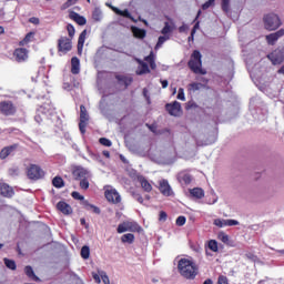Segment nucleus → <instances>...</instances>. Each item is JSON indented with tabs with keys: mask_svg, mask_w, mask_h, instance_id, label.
<instances>
[{
	"mask_svg": "<svg viewBox=\"0 0 284 284\" xmlns=\"http://www.w3.org/2000/svg\"><path fill=\"white\" fill-rule=\"evenodd\" d=\"M99 143L105 148H112V141H110L108 138H100Z\"/></svg>",
	"mask_w": 284,
	"mask_h": 284,
	"instance_id": "nucleus-47",
	"label": "nucleus"
},
{
	"mask_svg": "<svg viewBox=\"0 0 284 284\" xmlns=\"http://www.w3.org/2000/svg\"><path fill=\"white\" fill-rule=\"evenodd\" d=\"M281 37H284V29H280L274 33L267 34L265 39L268 45H276V41H278Z\"/></svg>",
	"mask_w": 284,
	"mask_h": 284,
	"instance_id": "nucleus-14",
	"label": "nucleus"
},
{
	"mask_svg": "<svg viewBox=\"0 0 284 284\" xmlns=\"http://www.w3.org/2000/svg\"><path fill=\"white\" fill-rule=\"evenodd\" d=\"M78 0H68L67 1V7L70 8V6H74V3H77Z\"/></svg>",
	"mask_w": 284,
	"mask_h": 284,
	"instance_id": "nucleus-62",
	"label": "nucleus"
},
{
	"mask_svg": "<svg viewBox=\"0 0 284 284\" xmlns=\"http://www.w3.org/2000/svg\"><path fill=\"white\" fill-rule=\"evenodd\" d=\"M90 178H84L80 180V187L81 190H88L90 187V181H88Z\"/></svg>",
	"mask_w": 284,
	"mask_h": 284,
	"instance_id": "nucleus-45",
	"label": "nucleus"
},
{
	"mask_svg": "<svg viewBox=\"0 0 284 284\" xmlns=\"http://www.w3.org/2000/svg\"><path fill=\"white\" fill-rule=\"evenodd\" d=\"M103 156H105L106 159H110V152L109 151H103Z\"/></svg>",
	"mask_w": 284,
	"mask_h": 284,
	"instance_id": "nucleus-64",
	"label": "nucleus"
},
{
	"mask_svg": "<svg viewBox=\"0 0 284 284\" xmlns=\"http://www.w3.org/2000/svg\"><path fill=\"white\" fill-rule=\"evenodd\" d=\"M196 28H199V22H196L194 28L192 29L190 39H194V34L196 32Z\"/></svg>",
	"mask_w": 284,
	"mask_h": 284,
	"instance_id": "nucleus-58",
	"label": "nucleus"
},
{
	"mask_svg": "<svg viewBox=\"0 0 284 284\" xmlns=\"http://www.w3.org/2000/svg\"><path fill=\"white\" fill-rule=\"evenodd\" d=\"M53 187H57L58 190H61V187H65V182L63 181V178L55 176L52 180Z\"/></svg>",
	"mask_w": 284,
	"mask_h": 284,
	"instance_id": "nucleus-30",
	"label": "nucleus"
},
{
	"mask_svg": "<svg viewBox=\"0 0 284 284\" xmlns=\"http://www.w3.org/2000/svg\"><path fill=\"white\" fill-rule=\"evenodd\" d=\"M72 176L75 181H82L83 179H90V172L81 166H77L72 171Z\"/></svg>",
	"mask_w": 284,
	"mask_h": 284,
	"instance_id": "nucleus-12",
	"label": "nucleus"
},
{
	"mask_svg": "<svg viewBox=\"0 0 284 284\" xmlns=\"http://www.w3.org/2000/svg\"><path fill=\"white\" fill-rule=\"evenodd\" d=\"M267 59L273 65H281L284 61V49L277 48L267 54Z\"/></svg>",
	"mask_w": 284,
	"mask_h": 284,
	"instance_id": "nucleus-6",
	"label": "nucleus"
},
{
	"mask_svg": "<svg viewBox=\"0 0 284 284\" xmlns=\"http://www.w3.org/2000/svg\"><path fill=\"white\" fill-rule=\"evenodd\" d=\"M72 50V39L68 37H60L58 40V52H62V54H68Z\"/></svg>",
	"mask_w": 284,
	"mask_h": 284,
	"instance_id": "nucleus-8",
	"label": "nucleus"
},
{
	"mask_svg": "<svg viewBox=\"0 0 284 284\" xmlns=\"http://www.w3.org/2000/svg\"><path fill=\"white\" fill-rule=\"evenodd\" d=\"M27 176L30 181H39L45 176V171L37 164H30L27 168Z\"/></svg>",
	"mask_w": 284,
	"mask_h": 284,
	"instance_id": "nucleus-4",
	"label": "nucleus"
},
{
	"mask_svg": "<svg viewBox=\"0 0 284 284\" xmlns=\"http://www.w3.org/2000/svg\"><path fill=\"white\" fill-rule=\"evenodd\" d=\"M71 196H72V199H75V201H83V195H81V194H79V192H77V191H73L72 193H71Z\"/></svg>",
	"mask_w": 284,
	"mask_h": 284,
	"instance_id": "nucleus-53",
	"label": "nucleus"
},
{
	"mask_svg": "<svg viewBox=\"0 0 284 284\" xmlns=\"http://www.w3.org/2000/svg\"><path fill=\"white\" fill-rule=\"evenodd\" d=\"M194 108H199V105H196L194 101H189L186 103V110H193Z\"/></svg>",
	"mask_w": 284,
	"mask_h": 284,
	"instance_id": "nucleus-56",
	"label": "nucleus"
},
{
	"mask_svg": "<svg viewBox=\"0 0 284 284\" xmlns=\"http://www.w3.org/2000/svg\"><path fill=\"white\" fill-rule=\"evenodd\" d=\"M161 83H162L163 89L168 88V85H169L168 80H161Z\"/></svg>",
	"mask_w": 284,
	"mask_h": 284,
	"instance_id": "nucleus-63",
	"label": "nucleus"
},
{
	"mask_svg": "<svg viewBox=\"0 0 284 284\" xmlns=\"http://www.w3.org/2000/svg\"><path fill=\"white\" fill-rule=\"evenodd\" d=\"M169 39H170V36H160L155 44V50H159V48H161L163 43H165V41H168Z\"/></svg>",
	"mask_w": 284,
	"mask_h": 284,
	"instance_id": "nucleus-39",
	"label": "nucleus"
},
{
	"mask_svg": "<svg viewBox=\"0 0 284 284\" xmlns=\"http://www.w3.org/2000/svg\"><path fill=\"white\" fill-rule=\"evenodd\" d=\"M88 121H90V115H88V110L85 105H80V122H79V130L81 134H85V128H88Z\"/></svg>",
	"mask_w": 284,
	"mask_h": 284,
	"instance_id": "nucleus-7",
	"label": "nucleus"
},
{
	"mask_svg": "<svg viewBox=\"0 0 284 284\" xmlns=\"http://www.w3.org/2000/svg\"><path fill=\"white\" fill-rule=\"evenodd\" d=\"M159 221H168V213L165 211L160 212Z\"/></svg>",
	"mask_w": 284,
	"mask_h": 284,
	"instance_id": "nucleus-57",
	"label": "nucleus"
},
{
	"mask_svg": "<svg viewBox=\"0 0 284 284\" xmlns=\"http://www.w3.org/2000/svg\"><path fill=\"white\" fill-rule=\"evenodd\" d=\"M92 17L95 21H101V11L99 10L93 11Z\"/></svg>",
	"mask_w": 284,
	"mask_h": 284,
	"instance_id": "nucleus-54",
	"label": "nucleus"
},
{
	"mask_svg": "<svg viewBox=\"0 0 284 284\" xmlns=\"http://www.w3.org/2000/svg\"><path fill=\"white\" fill-rule=\"evenodd\" d=\"M67 31H68V34H69V39H74V34H75V29H74V26L72 24H68L67 26Z\"/></svg>",
	"mask_w": 284,
	"mask_h": 284,
	"instance_id": "nucleus-44",
	"label": "nucleus"
},
{
	"mask_svg": "<svg viewBox=\"0 0 284 284\" xmlns=\"http://www.w3.org/2000/svg\"><path fill=\"white\" fill-rule=\"evenodd\" d=\"M178 270L183 278L187 281H194L199 275V265L192 260L189 258H181L178 263Z\"/></svg>",
	"mask_w": 284,
	"mask_h": 284,
	"instance_id": "nucleus-1",
	"label": "nucleus"
},
{
	"mask_svg": "<svg viewBox=\"0 0 284 284\" xmlns=\"http://www.w3.org/2000/svg\"><path fill=\"white\" fill-rule=\"evenodd\" d=\"M24 273L29 278H32V281H39V278L34 274V270H32V266H26Z\"/></svg>",
	"mask_w": 284,
	"mask_h": 284,
	"instance_id": "nucleus-33",
	"label": "nucleus"
},
{
	"mask_svg": "<svg viewBox=\"0 0 284 284\" xmlns=\"http://www.w3.org/2000/svg\"><path fill=\"white\" fill-rule=\"evenodd\" d=\"M99 274L102 278V283L110 284V277L108 276V274L104 271H101Z\"/></svg>",
	"mask_w": 284,
	"mask_h": 284,
	"instance_id": "nucleus-50",
	"label": "nucleus"
},
{
	"mask_svg": "<svg viewBox=\"0 0 284 284\" xmlns=\"http://www.w3.org/2000/svg\"><path fill=\"white\" fill-rule=\"evenodd\" d=\"M84 207L87 210H91L93 214H101V209H99V206H95L94 204H89L88 201H84Z\"/></svg>",
	"mask_w": 284,
	"mask_h": 284,
	"instance_id": "nucleus-35",
	"label": "nucleus"
},
{
	"mask_svg": "<svg viewBox=\"0 0 284 284\" xmlns=\"http://www.w3.org/2000/svg\"><path fill=\"white\" fill-rule=\"evenodd\" d=\"M131 32L133 33V37L135 39H143L148 34V31H145V29H141L139 27H132Z\"/></svg>",
	"mask_w": 284,
	"mask_h": 284,
	"instance_id": "nucleus-24",
	"label": "nucleus"
},
{
	"mask_svg": "<svg viewBox=\"0 0 284 284\" xmlns=\"http://www.w3.org/2000/svg\"><path fill=\"white\" fill-rule=\"evenodd\" d=\"M118 234H123V232H128V222H123L118 225L116 229Z\"/></svg>",
	"mask_w": 284,
	"mask_h": 284,
	"instance_id": "nucleus-42",
	"label": "nucleus"
},
{
	"mask_svg": "<svg viewBox=\"0 0 284 284\" xmlns=\"http://www.w3.org/2000/svg\"><path fill=\"white\" fill-rule=\"evenodd\" d=\"M202 88H204L203 83L201 82H192L187 85V91L190 93L192 92H199V90H202Z\"/></svg>",
	"mask_w": 284,
	"mask_h": 284,
	"instance_id": "nucleus-29",
	"label": "nucleus"
},
{
	"mask_svg": "<svg viewBox=\"0 0 284 284\" xmlns=\"http://www.w3.org/2000/svg\"><path fill=\"white\" fill-rule=\"evenodd\" d=\"M165 110L171 116H181V114H183V109L181 108V103L179 101L166 103Z\"/></svg>",
	"mask_w": 284,
	"mask_h": 284,
	"instance_id": "nucleus-9",
	"label": "nucleus"
},
{
	"mask_svg": "<svg viewBox=\"0 0 284 284\" xmlns=\"http://www.w3.org/2000/svg\"><path fill=\"white\" fill-rule=\"evenodd\" d=\"M93 280L95 281V283H101V275L94 273L93 274Z\"/></svg>",
	"mask_w": 284,
	"mask_h": 284,
	"instance_id": "nucleus-60",
	"label": "nucleus"
},
{
	"mask_svg": "<svg viewBox=\"0 0 284 284\" xmlns=\"http://www.w3.org/2000/svg\"><path fill=\"white\" fill-rule=\"evenodd\" d=\"M144 61L149 63L151 70H156V61L154 60V51H151L149 55L144 58Z\"/></svg>",
	"mask_w": 284,
	"mask_h": 284,
	"instance_id": "nucleus-28",
	"label": "nucleus"
},
{
	"mask_svg": "<svg viewBox=\"0 0 284 284\" xmlns=\"http://www.w3.org/2000/svg\"><path fill=\"white\" fill-rule=\"evenodd\" d=\"M69 18L72 20V21H75V23H78V26H85V23H88V20L85 19V17L79 14L78 12L75 11H71L69 13Z\"/></svg>",
	"mask_w": 284,
	"mask_h": 284,
	"instance_id": "nucleus-16",
	"label": "nucleus"
},
{
	"mask_svg": "<svg viewBox=\"0 0 284 284\" xmlns=\"http://www.w3.org/2000/svg\"><path fill=\"white\" fill-rule=\"evenodd\" d=\"M80 254H81V257L84 258V261H88V258H90V246L88 245L82 246Z\"/></svg>",
	"mask_w": 284,
	"mask_h": 284,
	"instance_id": "nucleus-38",
	"label": "nucleus"
},
{
	"mask_svg": "<svg viewBox=\"0 0 284 284\" xmlns=\"http://www.w3.org/2000/svg\"><path fill=\"white\" fill-rule=\"evenodd\" d=\"M116 81L121 83V85H124V88H128L129 85H132L133 79L125 75H115Z\"/></svg>",
	"mask_w": 284,
	"mask_h": 284,
	"instance_id": "nucleus-25",
	"label": "nucleus"
},
{
	"mask_svg": "<svg viewBox=\"0 0 284 284\" xmlns=\"http://www.w3.org/2000/svg\"><path fill=\"white\" fill-rule=\"evenodd\" d=\"M226 226L232 227L234 225H239V221L236 220H226Z\"/></svg>",
	"mask_w": 284,
	"mask_h": 284,
	"instance_id": "nucleus-55",
	"label": "nucleus"
},
{
	"mask_svg": "<svg viewBox=\"0 0 284 284\" xmlns=\"http://www.w3.org/2000/svg\"><path fill=\"white\" fill-rule=\"evenodd\" d=\"M216 284H230V280H227V276L225 275H220L217 277Z\"/></svg>",
	"mask_w": 284,
	"mask_h": 284,
	"instance_id": "nucleus-49",
	"label": "nucleus"
},
{
	"mask_svg": "<svg viewBox=\"0 0 284 284\" xmlns=\"http://www.w3.org/2000/svg\"><path fill=\"white\" fill-rule=\"evenodd\" d=\"M190 194L194 199H203V196H205V191H203V189H201V187H194V189L190 190Z\"/></svg>",
	"mask_w": 284,
	"mask_h": 284,
	"instance_id": "nucleus-27",
	"label": "nucleus"
},
{
	"mask_svg": "<svg viewBox=\"0 0 284 284\" xmlns=\"http://www.w3.org/2000/svg\"><path fill=\"white\" fill-rule=\"evenodd\" d=\"M263 21L264 28L265 30H268V32L278 30L280 26H283V22H281V18L276 13L265 14Z\"/></svg>",
	"mask_w": 284,
	"mask_h": 284,
	"instance_id": "nucleus-3",
	"label": "nucleus"
},
{
	"mask_svg": "<svg viewBox=\"0 0 284 284\" xmlns=\"http://www.w3.org/2000/svg\"><path fill=\"white\" fill-rule=\"evenodd\" d=\"M71 72L73 74H79V72H81V61L77 57L71 59Z\"/></svg>",
	"mask_w": 284,
	"mask_h": 284,
	"instance_id": "nucleus-22",
	"label": "nucleus"
},
{
	"mask_svg": "<svg viewBox=\"0 0 284 284\" xmlns=\"http://www.w3.org/2000/svg\"><path fill=\"white\" fill-rule=\"evenodd\" d=\"M19 148V144H12L9 146H4L1 151H0V159L3 161L6 159H8V156H10V154H12V152H16Z\"/></svg>",
	"mask_w": 284,
	"mask_h": 284,
	"instance_id": "nucleus-15",
	"label": "nucleus"
},
{
	"mask_svg": "<svg viewBox=\"0 0 284 284\" xmlns=\"http://www.w3.org/2000/svg\"><path fill=\"white\" fill-rule=\"evenodd\" d=\"M159 190L163 196H171L172 195V187L170 186V183L166 180H162L160 182Z\"/></svg>",
	"mask_w": 284,
	"mask_h": 284,
	"instance_id": "nucleus-17",
	"label": "nucleus"
},
{
	"mask_svg": "<svg viewBox=\"0 0 284 284\" xmlns=\"http://www.w3.org/2000/svg\"><path fill=\"white\" fill-rule=\"evenodd\" d=\"M178 99H179V101H185V91L183 90V88L179 89Z\"/></svg>",
	"mask_w": 284,
	"mask_h": 284,
	"instance_id": "nucleus-51",
	"label": "nucleus"
},
{
	"mask_svg": "<svg viewBox=\"0 0 284 284\" xmlns=\"http://www.w3.org/2000/svg\"><path fill=\"white\" fill-rule=\"evenodd\" d=\"M227 220H221V219H216L214 220V225H216V227H227Z\"/></svg>",
	"mask_w": 284,
	"mask_h": 284,
	"instance_id": "nucleus-48",
	"label": "nucleus"
},
{
	"mask_svg": "<svg viewBox=\"0 0 284 284\" xmlns=\"http://www.w3.org/2000/svg\"><path fill=\"white\" fill-rule=\"evenodd\" d=\"M104 196L109 203H113V205H119L121 203V194L116 189H110L104 192Z\"/></svg>",
	"mask_w": 284,
	"mask_h": 284,
	"instance_id": "nucleus-10",
	"label": "nucleus"
},
{
	"mask_svg": "<svg viewBox=\"0 0 284 284\" xmlns=\"http://www.w3.org/2000/svg\"><path fill=\"white\" fill-rule=\"evenodd\" d=\"M85 37H88V30H83L78 39V50H83V45L85 43Z\"/></svg>",
	"mask_w": 284,
	"mask_h": 284,
	"instance_id": "nucleus-31",
	"label": "nucleus"
},
{
	"mask_svg": "<svg viewBox=\"0 0 284 284\" xmlns=\"http://www.w3.org/2000/svg\"><path fill=\"white\" fill-rule=\"evenodd\" d=\"M128 232H139V224L136 222H126Z\"/></svg>",
	"mask_w": 284,
	"mask_h": 284,
	"instance_id": "nucleus-40",
	"label": "nucleus"
},
{
	"mask_svg": "<svg viewBox=\"0 0 284 284\" xmlns=\"http://www.w3.org/2000/svg\"><path fill=\"white\" fill-rule=\"evenodd\" d=\"M174 22H164V27L161 30V34L168 36L171 34V32H174Z\"/></svg>",
	"mask_w": 284,
	"mask_h": 284,
	"instance_id": "nucleus-26",
	"label": "nucleus"
},
{
	"mask_svg": "<svg viewBox=\"0 0 284 284\" xmlns=\"http://www.w3.org/2000/svg\"><path fill=\"white\" fill-rule=\"evenodd\" d=\"M131 196L134 199V201H138V203H140L141 205H143V195H141V193L133 191L131 192Z\"/></svg>",
	"mask_w": 284,
	"mask_h": 284,
	"instance_id": "nucleus-41",
	"label": "nucleus"
},
{
	"mask_svg": "<svg viewBox=\"0 0 284 284\" xmlns=\"http://www.w3.org/2000/svg\"><path fill=\"white\" fill-rule=\"evenodd\" d=\"M138 182L140 183L144 192L150 193L152 191V184L150 183V181H148V179H145V176L143 175L138 176Z\"/></svg>",
	"mask_w": 284,
	"mask_h": 284,
	"instance_id": "nucleus-19",
	"label": "nucleus"
},
{
	"mask_svg": "<svg viewBox=\"0 0 284 284\" xmlns=\"http://www.w3.org/2000/svg\"><path fill=\"white\" fill-rule=\"evenodd\" d=\"M207 248L211 252H219V242H216V240H210L207 242Z\"/></svg>",
	"mask_w": 284,
	"mask_h": 284,
	"instance_id": "nucleus-36",
	"label": "nucleus"
},
{
	"mask_svg": "<svg viewBox=\"0 0 284 284\" xmlns=\"http://www.w3.org/2000/svg\"><path fill=\"white\" fill-rule=\"evenodd\" d=\"M213 4H211L210 0L206 1L204 4H202V10H207L210 7H212Z\"/></svg>",
	"mask_w": 284,
	"mask_h": 284,
	"instance_id": "nucleus-59",
	"label": "nucleus"
},
{
	"mask_svg": "<svg viewBox=\"0 0 284 284\" xmlns=\"http://www.w3.org/2000/svg\"><path fill=\"white\" fill-rule=\"evenodd\" d=\"M30 54V51L26 48H17L13 51V57L18 63H26L28 61V57Z\"/></svg>",
	"mask_w": 284,
	"mask_h": 284,
	"instance_id": "nucleus-11",
	"label": "nucleus"
},
{
	"mask_svg": "<svg viewBox=\"0 0 284 284\" xmlns=\"http://www.w3.org/2000/svg\"><path fill=\"white\" fill-rule=\"evenodd\" d=\"M4 265L6 267H8V270H17V262H14V260H10L8 257H4Z\"/></svg>",
	"mask_w": 284,
	"mask_h": 284,
	"instance_id": "nucleus-37",
	"label": "nucleus"
},
{
	"mask_svg": "<svg viewBox=\"0 0 284 284\" xmlns=\"http://www.w3.org/2000/svg\"><path fill=\"white\" fill-rule=\"evenodd\" d=\"M0 114L3 116H14L17 114V106L12 101L0 102Z\"/></svg>",
	"mask_w": 284,
	"mask_h": 284,
	"instance_id": "nucleus-5",
	"label": "nucleus"
},
{
	"mask_svg": "<svg viewBox=\"0 0 284 284\" xmlns=\"http://www.w3.org/2000/svg\"><path fill=\"white\" fill-rule=\"evenodd\" d=\"M230 1L231 0H222L221 8H222L223 12H225V14H227V12H230Z\"/></svg>",
	"mask_w": 284,
	"mask_h": 284,
	"instance_id": "nucleus-43",
	"label": "nucleus"
},
{
	"mask_svg": "<svg viewBox=\"0 0 284 284\" xmlns=\"http://www.w3.org/2000/svg\"><path fill=\"white\" fill-rule=\"evenodd\" d=\"M203 55L201 54V51L194 50L191 54V58L187 62V65L191 70V72H194V74H205V71H203Z\"/></svg>",
	"mask_w": 284,
	"mask_h": 284,
	"instance_id": "nucleus-2",
	"label": "nucleus"
},
{
	"mask_svg": "<svg viewBox=\"0 0 284 284\" xmlns=\"http://www.w3.org/2000/svg\"><path fill=\"white\" fill-rule=\"evenodd\" d=\"M30 23H34L36 26L39 24V18H30Z\"/></svg>",
	"mask_w": 284,
	"mask_h": 284,
	"instance_id": "nucleus-61",
	"label": "nucleus"
},
{
	"mask_svg": "<svg viewBox=\"0 0 284 284\" xmlns=\"http://www.w3.org/2000/svg\"><path fill=\"white\" fill-rule=\"evenodd\" d=\"M122 243H129V245H132L134 243V234L132 233H126L121 236Z\"/></svg>",
	"mask_w": 284,
	"mask_h": 284,
	"instance_id": "nucleus-32",
	"label": "nucleus"
},
{
	"mask_svg": "<svg viewBox=\"0 0 284 284\" xmlns=\"http://www.w3.org/2000/svg\"><path fill=\"white\" fill-rule=\"evenodd\" d=\"M136 62L139 63V67H138V70H136V74L139 77H141L143 74H150V67L148 65V63H145L141 59H136Z\"/></svg>",
	"mask_w": 284,
	"mask_h": 284,
	"instance_id": "nucleus-18",
	"label": "nucleus"
},
{
	"mask_svg": "<svg viewBox=\"0 0 284 284\" xmlns=\"http://www.w3.org/2000/svg\"><path fill=\"white\" fill-rule=\"evenodd\" d=\"M57 209L59 210V212H62V214H72V206H70V204H68L67 202H58Z\"/></svg>",
	"mask_w": 284,
	"mask_h": 284,
	"instance_id": "nucleus-20",
	"label": "nucleus"
},
{
	"mask_svg": "<svg viewBox=\"0 0 284 284\" xmlns=\"http://www.w3.org/2000/svg\"><path fill=\"white\" fill-rule=\"evenodd\" d=\"M113 12L115 14H119L120 17H125V19H130L131 21H134V17H132V13L128 9L121 10L116 7H112Z\"/></svg>",
	"mask_w": 284,
	"mask_h": 284,
	"instance_id": "nucleus-23",
	"label": "nucleus"
},
{
	"mask_svg": "<svg viewBox=\"0 0 284 284\" xmlns=\"http://www.w3.org/2000/svg\"><path fill=\"white\" fill-rule=\"evenodd\" d=\"M185 221H186L185 216L181 215L176 219L175 223L176 225H179V227H182V225H185Z\"/></svg>",
	"mask_w": 284,
	"mask_h": 284,
	"instance_id": "nucleus-52",
	"label": "nucleus"
},
{
	"mask_svg": "<svg viewBox=\"0 0 284 284\" xmlns=\"http://www.w3.org/2000/svg\"><path fill=\"white\" fill-rule=\"evenodd\" d=\"M219 240L222 241V243H225V245H230V235L225 233L219 234Z\"/></svg>",
	"mask_w": 284,
	"mask_h": 284,
	"instance_id": "nucleus-46",
	"label": "nucleus"
},
{
	"mask_svg": "<svg viewBox=\"0 0 284 284\" xmlns=\"http://www.w3.org/2000/svg\"><path fill=\"white\" fill-rule=\"evenodd\" d=\"M0 195L4 196V199H12L14 196V189L6 182H0Z\"/></svg>",
	"mask_w": 284,
	"mask_h": 284,
	"instance_id": "nucleus-13",
	"label": "nucleus"
},
{
	"mask_svg": "<svg viewBox=\"0 0 284 284\" xmlns=\"http://www.w3.org/2000/svg\"><path fill=\"white\" fill-rule=\"evenodd\" d=\"M178 181L184 185H190V183H192V175L186 172H180L178 175Z\"/></svg>",
	"mask_w": 284,
	"mask_h": 284,
	"instance_id": "nucleus-21",
	"label": "nucleus"
},
{
	"mask_svg": "<svg viewBox=\"0 0 284 284\" xmlns=\"http://www.w3.org/2000/svg\"><path fill=\"white\" fill-rule=\"evenodd\" d=\"M33 38H34V32L27 33L24 39L19 42V45L21 47L28 45V43H30V41H32Z\"/></svg>",
	"mask_w": 284,
	"mask_h": 284,
	"instance_id": "nucleus-34",
	"label": "nucleus"
}]
</instances>
